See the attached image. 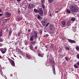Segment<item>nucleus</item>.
Here are the masks:
<instances>
[{
  "mask_svg": "<svg viewBox=\"0 0 79 79\" xmlns=\"http://www.w3.org/2000/svg\"><path fill=\"white\" fill-rule=\"evenodd\" d=\"M21 33H22L21 31V30H20L19 31V32L18 34V36H20Z\"/></svg>",
  "mask_w": 79,
  "mask_h": 79,
  "instance_id": "23",
  "label": "nucleus"
},
{
  "mask_svg": "<svg viewBox=\"0 0 79 79\" xmlns=\"http://www.w3.org/2000/svg\"><path fill=\"white\" fill-rule=\"evenodd\" d=\"M3 41V39L1 38V37H0V42H2Z\"/></svg>",
  "mask_w": 79,
  "mask_h": 79,
  "instance_id": "26",
  "label": "nucleus"
},
{
  "mask_svg": "<svg viewBox=\"0 0 79 79\" xmlns=\"http://www.w3.org/2000/svg\"><path fill=\"white\" fill-rule=\"evenodd\" d=\"M49 24H50V23H47L46 25V27H47L48 25H49Z\"/></svg>",
  "mask_w": 79,
  "mask_h": 79,
  "instance_id": "31",
  "label": "nucleus"
},
{
  "mask_svg": "<svg viewBox=\"0 0 79 79\" xmlns=\"http://www.w3.org/2000/svg\"><path fill=\"white\" fill-rule=\"evenodd\" d=\"M31 29H29L28 30V32H31Z\"/></svg>",
  "mask_w": 79,
  "mask_h": 79,
  "instance_id": "50",
  "label": "nucleus"
},
{
  "mask_svg": "<svg viewBox=\"0 0 79 79\" xmlns=\"http://www.w3.org/2000/svg\"><path fill=\"white\" fill-rule=\"evenodd\" d=\"M40 34L41 35H42V31L41 30L40 31Z\"/></svg>",
  "mask_w": 79,
  "mask_h": 79,
  "instance_id": "30",
  "label": "nucleus"
},
{
  "mask_svg": "<svg viewBox=\"0 0 79 79\" xmlns=\"http://www.w3.org/2000/svg\"><path fill=\"white\" fill-rule=\"evenodd\" d=\"M3 36V33H2V31H0V37H2Z\"/></svg>",
  "mask_w": 79,
  "mask_h": 79,
  "instance_id": "18",
  "label": "nucleus"
},
{
  "mask_svg": "<svg viewBox=\"0 0 79 79\" xmlns=\"http://www.w3.org/2000/svg\"><path fill=\"white\" fill-rule=\"evenodd\" d=\"M70 10L72 13L79 12V8L76 5L71 6H70Z\"/></svg>",
  "mask_w": 79,
  "mask_h": 79,
  "instance_id": "1",
  "label": "nucleus"
},
{
  "mask_svg": "<svg viewBox=\"0 0 79 79\" xmlns=\"http://www.w3.org/2000/svg\"><path fill=\"white\" fill-rule=\"evenodd\" d=\"M49 28L51 31L54 30V29H55V27L54 26H53V25L52 24H51L50 25Z\"/></svg>",
  "mask_w": 79,
  "mask_h": 79,
  "instance_id": "7",
  "label": "nucleus"
},
{
  "mask_svg": "<svg viewBox=\"0 0 79 79\" xmlns=\"http://www.w3.org/2000/svg\"><path fill=\"white\" fill-rule=\"evenodd\" d=\"M66 11L68 14H70L71 13V10L69 9H67Z\"/></svg>",
  "mask_w": 79,
  "mask_h": 79,
  "instance_id": "16",
  "label": "nucleus"
},
{
  "mask_svg": "<svg viewBox=\"0 0 79 79\" xmlns=\"http://www.w3.org/2000/svg\"><path fill=\"white\" fill-rule=\"evenodd\" d=\"M38 56H40V57H42V54L40 53H39L38 54Z\"/></svg>",
  "mask_w": 79,
  "mask_h": 79,
  "instance_id": "28",
  "label": "nucleus"
},
{
  "mask_svg": "<svg viewBox=\"0 0 79 79\" xmlns=\"http://www.w3.org/2000/svg\"><path fill=\"white\" fill-rule=\"evenodd\" d=\"M6 31H8V28H7V29H6Z\"/></svg>",
  "mask_w": 79,
  "mask_h": 79,
  "instance_id": "49",
  "label": "nucleus"
},
{
  "mask_svg": "<svg viewBox=\"0 0 79 79\" xmlns=\"http://www.w3.org/2000/svg\"><path fill=\"white\" fill-rule=\"evenodd\" d=\"M0 73H1V74H2V69H0Z\"/></svg>",
  "mask_w": 79,
  "mask_h": 79,
  "instance_id": "39",
  "label": "nucleus"
},
{
  "mask_svg": "<svg viewBox=\"0 0 79 79\" xmlns=\"http://www.w3.org/2000/svg\"><path fill=\"white\" fill-rule=\"evenodd\" d=\"M37 18L38 19H40L41 18V17L39 15H38Z\"/></svg>",
  "mask_w": 79,
  "mask_h": 79,
  "instance_id": "27",
  "label": "nucleus"
},
{
  "mask_svg": "<svg viewBox=\"0 0 79 79\" xmlns=\"http://www.w3.org/2000/svg\"><path fill=\"white\" fill-rule=\"evenodd\" d=\"M30 48L31 50H33L34 49V47L32 46V45H31L30 46Z\"/></svg>",
  "mask_w": 79,
  "mask_h": 79,
  "instance_id": "15",
  "label": "nucleus"
},
{
  "mask_svg": "<svg viewBox=\"0 0 79 79\" xmlns=\"http://www.w3.org/2000/svg\"><path fill=\"white\" fill-rule=\"evenodd\" d=\"M33 7H34V5L30 3L28 5V8H29V9L32 8H33Z\"/></svg>",
  "mask_w": 79,
  "mask_h": 79,
  "instance_id": "9",
  "label": "nucleus"
},
{
  "mask_svg": "<svg viewBox=\"0 0 79 79\" xmlns=\"http://www.w3.org/2000/svg\"><path fill=\"white\" fill-rule=\"evenodd\" d=\"M58 11H55V13H58Z\"/></svg>",
  "mask_w": 79,
  "mask_h": 79,
  "instance_id": "46",
  "label": "nucleus"
},
{
  "mask_svg": "<svg viewBox=\"0 0 79 79\" xmlns=\"http://www.w3.org/2000/svg\"><path fill=\"white\" fill-rule=\"evenodd\" d=\"M71 23V21L69 20V21H68L67 22V26H71V23Z\"/></svg>",
  "mask_w": 79,
  "mask_h": 79,
  "instance_id": "11",
  "label": "nucleus"
},
{
  "mask_svg": "<svg viewBox=\"0 0 79 79\" xmlns=\"http://www.w3.org/2000/svg\"><path fill=\"white\" fill-rule=\"evenodd\" d=\"M5 15L7 18H10V16H11V14L10 12H6L5 13Z\"/></svg>",
  "mask_w": 79,
  "mask_h": 79,
  "instance_id": "5",
  "label": "nucleus"
},
{
  "mask_svg": "<svg viewBox=\"0 0 79 79\" xmlns=\"http://www.w3.org/2000/svg\"><path fill=\"white\" fill-rule=\"evenodd\" d=\"M31 43L32 44H36V41H31Z\"/></svg>",
  "mask_w": 79,
  "mask_h": 79,
  "instance_id": "20",
  "label": "nucleus"
},
{
  "mask_svg": "<svg viewBox=\"0 0 79 79\" xmlns=\"http://www.w3.org/2000/svg\"><path fill=\"white\" fill-rule=\"evenodd\" d=\"M34 12H35V13H38V12H39V10H37L36 9H34Z\"/></svg>",
  "mask_w": 79,
  "mask_h": 79,
  "instance_id": "17",
  "label": "nucleus"
},
{
  "mask_svg": "<svg viewBox=\"0 0 79 79\" xmlns=\"http://www.w3.org/2000/svg\"><path fill=\"white\" fill-rule=\"evenodd\" d=\"M44 13H47V11L44 10Z\"/></svg>",
  "mask_w": 79,
  "mask_h": 79,
  "instance_id": "52",
  "label": "nucleus"
},
{
  "mask_svg": "<svg viewBox=\"0 0 79 79\" xmlns=\"http://www.w3.org/2000/svg\"><path fill=\"white\" fill-rule=\"evenodd\" d=\"M46 47V48H47V47Z\"/></svg>",
  "mask_w": 79,
  "mask_h": 79,
  "instance_id": "64",
  "label": "nucleus"
},
{
  "mask_svg": "<svg viewBox=\"0 0 79 79\" xmlns=\"http://www.w3.org/2000/svg\"><path fill=\"white\" fill-rule=\"evenodd\" d=\"M17 19H18V21H20V18H19V17H18V18H17Z\"/></svg>",
  "mask_w": 79,
  "mask_h": 79,
  "instance_id": "36",
  "label": "nucleus"
},
{
  "mask_svg": "<svg viewBox=\"0 0 79 79\" xmlns=\"http://www.w3.org/2000/svg\"><path fill=\"white\" fill-rule=\"evenodd\" d=\"M45 32H47V31H45Z\"/></svg>",
  "mask_w": 79,
  "mask_h": 79,
  "instance_id": "59",
  "label": "nucleus"
},
{
  "mask_svg": "<svg viewBox=\"0 0 79 79\" xmlns=\"http://www.w3.org/2000/svg\"><path fill=\"white\" fill-rule=\"evenodd\" d=\"M34 52H35V51H34Z\"/></svg>",
  "mask_w": 79,
  "mask_h": 79,
  "instance_id": "58",
  "label": "nucleus"
},
{
  "mask_svg": "<svg viewBox=\"0 0 79 79\" xmlns=\"http://www.w3.org/2000/svg\"><path fill=\"white\" fill-rule=\"evenodd\" d=\"M41 5L43 8V9H44V8H45V5H44V4H41Z\"/></svg>",
  "mask_w": 79,
  "mask_h": 79,
  "instance_id": "19",
  "label": "nucleus"
},
{
  "mask_svg": "<svg viewBox=\"0 0 79 79\" xmlns=\"http://www.w3.org/2000/svg\"><path fill=\"white\" fill-rule=\"evenodd\" d=\"M61 23L63 26H65L66 25V21L64 20L62 21Z\"/></svg>",
  "mask_w": 79,
  "mask_h": 79,
  "instance_id": "12",
  "label": "nucleus"
},
{
  "mask_svg": "<svg viewBox=\"0 0 79 79\" xmlns=\"http://www.w3.org/2000/svg\"><path fill=\"white\" fill-rule=\"evenodd\" d=\"M34 49L35 50H37V46H35V48Z\"/></svg>",
  "mask_w": 79,
  "mask_h": 79,
  "instance_id": "38",
  "label": "nucleus"
},
{
  "mask_svg": "<svg viewBox=\"0 0 79 79\" xmlns=\"http://www.w3.org/2000/svg\"><path fill=\"white\" fill-rule=\"evenodd\" d=\"M17 2H20V1H21V0H17Z\"/></svg>",
  "mask_w": 79,
  "mask_h": 79,
  "instance_id": "54",
  "label": "nucleus"
},
{
  "mask_svg": "<svg viewBox=\"0 0 79 79\" xmlns=\"http://www.w3.org/2000/svg\"><path fill=\"white\" fill-rule=\"evenodd\" d=\"M32 35L35 37V38H36L37 37V31H35L33 32Z\"/></svg>",
  "mask_w": 79,
  "mask_h": 79,
  "instance_id": "6",
  "label": "nucleus"
},
{
  "mask_svg": "<svg viewBox=\"0 0 79 79\" xmlns=\"http://www.w3.org/2000/svg\"><path fill=\"white\" fill-rule=\"evenodd\" d=\"M14 56H15V57H16V56L14 55Z\"/></svg>",
  "mask_w": 79,
  "mask_h": 79,
  "instance_id": "57",
  "label": "nucleus"
},
{
  "mask_svg": "<svg viewBox=\"0 0 79 79\" xmlns=\"http://www.w3.org/2000/svg\"><path fill=\"white\" fill-rule=\"evenodd\" d=\"M7 50V49L6 48H0V51L2 54H4L6 53V51Z\"/></svg>",
  "mask_w": 79,
  "mask_h": 79,
  "instance_id": "4",
  "label": "nucleus"
},
{
  "mask_svg": "<svg viewBox=\"0 0 79 79\" xmlns=\"http://www.w3.org/2000/svg\"><path fill=\"white\" fill-rule=\"evenodd\" d=\"M76 1H77V0H75Z\"/></svg>",
  "mask_w": 79,
  "mask_h": 79,
  "instance_id": "62",
  "label": "nucleus"
},
{
  "mask_svg": "<svg viewBox=\"0 0 79 79\" xmlns=\"http://www.w3.org/2000/svg\"><path fill=\"white\" fill-rule=\"evenodd\" d=\"M15 45H16V43L15 44Z\"/></svg>",
  "mask_w": 79,
  "mask_h": 79,
  "instance_id": "61",
  "label": "nucleus"
},
{
  "mask_svg": "<svg viewBox=\"0 0 79 79\" xmlns=\"http://www.w3.org/2000/svg\"><path fill=\"white\" fill-rule=\"evenodd\" d=\"M1 12H2V10L0 9V13H1Z\"/></svg>",
  "mask_w": 79,
  "mask_h": 79,
  "instance_id": "51",
  "label": "nucleus"
},
{
  "mask_svg": "<svg viewBox=\"0 0 79 79\" xmlns=\"http://www.w3.org/2000/svg\"><path fill=\"white\" fill-rule=\"evenodd\" d=\"M2 59V57L0 56V59Z\"/></svg>",
  "mask_w": 79,
  "mask_h": 79,
  "instance_id": "53",
  "label": "nucleus"
},
{
  "mask_svg": "<svg viewBox=\"0 0 79 79\" xmlns=\"http://www.w3.org/2000/svg\"><path fill=\"white\" fill-rule=\"evenodd\" d=\"M43 23H46V19H44L43 20Z\"/></svg>",
  "mask_w": 79,
  "mask_h": 79,
  "instance_id": "35",
  "label": "nucleus"
},
{
  "mask_svg": "<svg viewBox=\"0 0 79 79\" xmlns=\"http://www.w3.org/2000/svg\"><path fill=\"white\" fill-rule=\"evenodd\" d=\"M76 49V50H79V47L78 46H77Z\"/></svg>",
  "mask_w": 79,
  "mask_h": 79,
  "instance_id": "33",
  "label": "nucleus"
},
{
  "mask_svg": "<svg viewBox=\"0 0 79 79\" xmlns=\"http://www.w3.org/2000/svg\"><path fill=\"white\" fill-rule=\"evenodd\" d=\"M11 1H12L13 2V0H11Z\"/></svg>",
  "mask_w": 79,
  "mask_h": 79,
  "instance_id": "60",
  "label": "nucleus"
},
{
  "mask_svg": "<svg viewBox=\"0 0 79 79\" xmlns=\"http://www.w3.org/2000/svg\"><path fill=\"white\" fill-rule=\"evenodd\" d=\"M33 38H34V39L35 40L36 39H37L36 38H35V37L32 35L30 37V40L31 41H32V40H33Z\"/></svg>",
  "mask_w": 79,
  "mask_h": 79,
  "instance_id": "10",
  "label": "nucleus"
},
{
  "mask_svg": "<svg viewBox=\"0 0 79 79\" xmlns=\"http://www.w3.org/2000/svg\"><path fill=\"white\" fill-rule=\"evenodd\" d=\"M74 68H78V66H77L76 65V64H75L74 65Z\"/></svg>",
  "mask_w": 79,
  "mask_h": 79,
  "instance_id": "25",
  "label": "nucleus"
},
{
  "mask_svg": "<svg viewBox=\"0 0 79 79\" xmlns=\"http://www.w3.org/2000/svg\"><path fill=\"white\" fill-rule=\"evenodd\" d=\"M19 45H20V43L19 44Z\"/></svg>",
  "mask_w": 79,
  "mask_h": 79,
  "instance_id": "63",
  "label": "nucleus"
},
{
  "mask_svg": "<svg viewBox=\"0 0 79 79\" xmlns=\"http://www.w3.org/2000/svg\"><path fill=\"white\" fill-rule=\"evenodd\" d=\"M3 14H0V16H3Z\"/></svg>",
  "mask_w": 79,
  "mask_h": 79,
  "instance_id": "43",
  "label": "nucleus"
},
{
  "mask_svg": "<svg viewBox=\"0 0 79 79\" xmlns=\"http://www.w3.org/2000/svg\"><path fill=\"white\" fill-rule=\"evenodd\" d=\"M50 63L52 65V71H53V73L54 74V75H56V71L55 70V61L53 60H51L50 61H49Z\"/></svg>",
  "mask_w": 79,
  "mask_h": 79,
  "instance_id": "2",
  "label": "nucleus"
},
{
  "mask_svg": "<svg viewBox=\"0 0 79 79\" xmlns=\"http://www.w3.org/2000/svg\"><path fill=\"white\" fill-rule=\"evenodd\" d=\"M65 58L66 61H68V57H66Z\"/></svg>",
  "mask_w": 79,
  "mask_h": 79,
  "instance_id": "32",
  "label": "nucleus"
},
{
  "mask_svg": "<svg viewBox=\"0 0 79 79\" xmlns=\"http://www.w3.org/2000/svg\"><path fill=\"white\" fill-rule=\"evenodd\" d=\"M11 64L12 65V66H15V62H14L13 60H11Z\"/></svg>",
  "mask_w": 79,
  "mask_h": 79,
  "instance_id": "14",
  "label": "nucleus"
},
{
  "mask_svg": "<svg viewBox=\"0 0 79 79\" xmlns=\"http://www.w3.org/2000/svg\"><path fill=\"white\" fill-rule=\"evenodd\" d=\"M46 51L47 52V51H48V49H46Z\"/></svg>",
  "mask_w": 79,
  "mask_h": 79,
  "instance_id": "56",
  "label": "nucleus"
},
{
  "mask_svg": "<svg viewBox=\"0 0 79 79\" xmlns=\"http://www.w3.org/2000/svg\"><path fill=\"white\" fill-rule=\"evenodd\" d=\"M26 57L27 58V59H29V56H28V55L26 56Z\"/></svg>",
  "mask_w": 79,
  "mask_h": 79,
  "instance_id": "41",
  "label": "nucleus"
},
{
  "mask_svg": "<svg viewBox=\"0 0 79 79\" xmlns=\"http://www.w3.org/2000/svg\"><path fill=\"white\" fill-rule=\"evenodd\" d=\"M50 47L51 48H53V45H52L50 46Z\"/></svg>",
  "mask_w": 79,
  "mask_h": 79,
  "instance_id": "42",
  "label": "nucleus"
},
{
  "mask_svg": "<svg viewBox=\"0 0 79 79\" xmlns=\"http://www.w3.org/2000/svg\"><path fill=\"white\" fill-rule=\"evenodd\" d=\"M68 41H69V42L70 43H74V42H75V41L73 40H72L70 39H69L68 40Z\"/></svg>",
  "mask_w": 79,
  "mask_h": 79,
  "instance_id": "13",
  "label": "nucleus"
},
{
  "mask_svg": "<svg viewBox=\"0 0 79 79\" xmlns=\"http://www.w3.org/2000/svg\"><path fill=\"white\" fill-rule=\"evenodd\" d=\"M49 16H50V17H52V14H49Z\"/></svg>",
  "mask_w": 79,
  "mask_h": 79,
  "instance_id": "47",
  "label": "nucleus"
},
{
  "mask_svg": "<svg viewBox=\"0 0 79 79\" xmlns=\"http://www.w3.org/2000/svg\"><path fill=\"white\" fill-rule=\"evenodd\" d=\"M19 42V40H18L17 41V43H16V44H18V43Z\"/></svg>",
  "mask_w": 79,
  "mask_h": 79,
  "instance_id": "48",
  "label": "nucleus"
},
{
  "mask_svg": "<svg viewBox=\"0 0 79 79\" xmlns=\"http://www.w3.org/2000/svg\"><path fill=\"white\" fill-rule=\"evenodd\" d=\"M13 74H11L10 75V76H13Z\"/></svg>",
  "mask_w": 79,
  "mask_h": 79,
  "instance_id": "55",
  "label": "nucleus"
},
{
  "mask_svg": "<svg viewBox=\"0 0 79 79\" xmlns=\"http://www.w3.org/2000/svg\"><path fill=\"white\" fill-rule=\"evenodd\" d=\"M18 14H19V13H21V11L19 10L18 11Z\"/></svg>",
  "mask_w": 79,
  "mask_h": 79,
  "instance_id": "37",
  "label": "nucleus"
},
{
  "mask_svg": "<svg viewBox=\"0 0 79 79\" xmlns=\"http://www.w3.org/2000/svg\"><path fill=\"white\" fill-rule=\"evenodd\" d=\"M53 0H48V2L49 3H52L53 2Z\"/></svg>",
  "mask_w": 79,
  "mask_h": 79,
  "instance_id": "24",
  "label": "nucleus"
},
{
  "mask_svg": "<svg viewBox=\"0 0 79 79\" xmlns=\"http://www.w3.org/2000/svg\"><path fill=\"white\" fill-rule=\"evenodd\" d=\"M12 33V32L11 31V30H10V31L9 33V36H10V35H11V34Z\"/></svg>",
  "mask_w": 79,
  "mask_h": 79,
  "instance_id": "22",
  "label": "nucleus"
},
{
  "mask_svg": "<svg viewBox=\"0 0 79 79\" xmlns=\"http://www.w3.org/2000/svg\"><path fill=\"white\" fill-rule=\"evenodd\" d=\"M5 18V17L2 18V23H6L7 22V19H3Z\"/></svg>",
  "mask_w": 79,
  "mask_h": 79,
  "instance_id": "8",
  "label": "nucleus"
},
{
  "mask_svg": "<svg viewBox=\"0 0 79 79\" xmlns=\"http://www.w3.org/2000/svg\"><path fill=\"white\" fill-rule=\"evenodd\" d=\"M39 11L38 12V13L40 14V16H44V11L43 10L42 8H39Z\"/></svg>",
  "mask_w": 79,
  "mask_h": 79,
  "instance_id": "3",
  "label": "nucleus"
},
{
  "mask_svg": "<svg viewBox=\"0 0 79 79\" xmlns=\"http://www.w3.org/2000/svg\"><path fill=\"white\" fill-rule=\"evenodd\" d=\"M65 48L67 49V50H69V48H68L66 46L65 47Z\"/></svg>",
  "mask_w": 79,
  "mask_h": 79,
  "instance_id": "34",
  "label": "nucleus"
},
{
  "mask_svg": "<svg viewBox=\"0 0 79 79\" xmlns=\"http://www.w3.org/2000/svg\"><path fill=\"white\" fill-rule=\"evenodd\" d=\"M77 63V65H78V66H79V62L78 63Z\"/></svg>",
  "mask_w": 79,
  "mask_h": 79,
  "instance_id": "45",
  "label": "nucleus"
},
{
  "mask_svg": "<svg viewBox=\"0 0 79 79\" xmlns=\"http://www.w3.org/2000/svg\"><path fill=\"white\" fill-rule=\"evenodd\" d=\"M71 20L73 21H74L75 20H76V19L74 17L72 18L71 19Z\"/></svg>",
  "mask_w": 79,
  "mask_h": 79,
  "instance_id": "21",
  "label": "nucleus"
},
{
  "mask_svg": "<svg viewBox=\"0 0 79 79\" xmlns=\"http://www.w3.org/2000/svg\"><path fill=\"white\" fill-rule=\"evenodd\" d=\"M77 58H78V59H79V54L77 55Z\"/></svg>",
  "mask_w": 79,
  "mask_h": 79,
  "instance_id": "40",
  "label": "nucleus"
},
{
  "mask_svg": "<svg viewBox=\"0 0 79 79\" xmlns=\"http://www.w3.org/2000/svg\"><path fill=\"white\" fill-rule=\"evenodd\" d=\"M46 35L47 36V37H48V36H49V35H48V34H46Z\"/></svg>",
  "mask_w": 79,
  "mask_h": 79,
  "instance_id": "44",
  "label": "nucleus"
},
{
  "mask_svg": "<svg viewBox=\"0 0 79 79\" xmlns=\"http://www.w3.org/2000/svg\"><path fill=\"white\" fill-rule=\"evenodd\" d=\"M41 3H44L45 2V1L44 0H41Z\"/></svg>",
  "mask_w": 79,
  "mask_h": 79,
  "instance_id": "29",
  "label": "nucleus"
}]
</instances>
